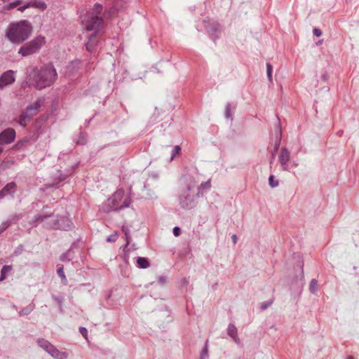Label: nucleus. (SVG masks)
Here are the masks:
<instances>
[{
    "instance_id": "72a5a7b5",
    "label": "nucleus",
    "mask_w": 359,
    "mask_h": 359,
    "mask_svg": "<svg viewBox=\"0 0 359 359\" xmlns=\"http://www.w3.org/2000/svg\"><path fill=\"white\" fill-rule=\"evenodd\" d=\"M313 32V34L318 37H319L322 35V32L318 28H314Z\"/></svg>"
},
{
    "instance_id": "c756f323",
    "label": "nucleus",
    "mask_w": 359,
    "mask_h": 359,
    "mask_svg": "<svg viewBox=\"0 0 359 359\" xmlns=\"http://www.w3.org/2000/svg\"><path fill=\"white\" fill-rule=\"evenodd\" d=\"M212 29H213V32H220L221 31V27H220L219 24H218L217 22H214L212 23Z\"/></svg>"
},
{
    "instance_id": "9d476101",
    "label": "nucleus",
    "mask_w": 359,
    "mask_h": 359,
    "mask_svg": "<svg viewBox=\"0 0 359 359\" xmlns=\"http://www.w3.org/2000/svg\"><path fill=\"white\" fill-rule=\"evenodd\" d=\"M15 137V131L13 128H8L0 133V144L11 143Z\"/></svg>"
},
{
    "instance_id": "bb28decb",
    "label": "nucleus",
    "mask_w": 359,
    "mask_h": 359,
    "mask_svg": "<svg viewBox=\"0 0 359 359\" xmlns=\"http://www.w3.org/2000/svg\"><path fill=\"white\" fill-rule=\"evenodd\" d=\"M180 151H181V147L178 145L175 146L172 150L171 160H173L176 155L180 154Z\"/></svg>"
},
{
    "instance_id": "1a4fd4ad",
    "label": "nucleus",
    "mask_w": 359,
    "mask_h": 359,
    "mask_svg": "<svg viewBox=\"0 0 359 359\" xmlns=\"http://www.w3.org/2000/svg\"><path fill=\"white\" fill-rule=\"evenodd\" d=\"M290 161V152L286 148H282L278 156V162L280 163L282 170L284 171L289 170V162Z\"/></svg>"
},
{
    "instance_id": "f257e3e1",
    "label": "nucleus",
    "mask_w": 359,
    "mask_h": 359,
    "mask_svg": "<svg viewBox=\"0 0 359 359\" xmlns=\"http://www.w3.org/2000/svg\"><path fill=\"white\" fill-rule=\"evenodd\" d=\"M103 7L101 4H96L91 11L81 18V22L88 32H93L88 36V41L86 43V50L93 52L95 50L101 36L100 32L103 27L104 20L102 17Z\"/></svg>"
},
{
    "instance_id": "2f4dec72",
    "label": "nucleus",
    "mask_w": 359,
    "mask_h": 359,
    "mask_svg": "<svg viewBox=\"0 0 359 359\" xmlns=\"http://www.w3.org/2000/svg\"><path fill=\"white\" fill-rule=\"evenodd\" d=\"M225 114H226V118H230L231 117V106L229 104H228L226 106V109H225Z\"/></svg>"
},
{
    "instance_id": "f8f14e48",
    "label": "nucleus",
    "mask_w": 359,
    "mask_h": 359,
    "mask_svg": "<svg viewBox=\"0 0 359 359\" xmlns=\"http://www.w3.org/2000/svg\"><path fill=\"white\" fill-rule=\"evenodd\" d=\"M29 8H36L43 11L46 8V5L43 1H31L22 6H19L18 10L20 12H23L25 9Z\"/></svg>"
},
{
    "instance_id": "aec40b11",
    "label": "nucleus",
    "mask_w": 359,
    "mask_h": 359,
    "mask_svg": "<svg viewBox=\"0 0 359 359\" xmlns=\"http://www.w3.org/2000/svg\"><path fill=\"white\" fill-rule=\"evenodd\" d=\"M34 307L35 305L33 303L29 304L19 311L20 316H26L29 314L34 310Z\"/></svg>"
},
{
    "instance_id": "ea45409f",
    "label": "nucleus",
    "mask_w": 359,
    "mask_h": 359,
    "mask_svg": "<svg viewBox=\"0 0 359 359\" xmlns=\"http://www.w3.org/2000/svg\"><path fill=\"white\" fill-rule=\"evenodd\" d=\"M321 43H322V42H321V41H318V43L317 44L319 45V44H321Z\"/></svg>"
},
{
    "instance_id": "cd10ccee",
    "label": "nucleus",
    "mask_w": 359,
    "mask_h": 359,
    "mask_svg": "<svg viewBox=\"0 0 359 359\" xmlns=\"http://www.w3.org/2000/svg\"><path fill=\"white\" fill-rule=\"evenodd\" d=\"M118 237V234L117 232H114L113 234L110 235L107 237V242H115Z\"/></svg>"
},
{
    "instance_id": "20e7f679",
    "label": "nucleus",
    "mask_w": 359,
    "mask_h": 359,
    "mask_svg": "<svg viewBox=\"0 0 359 359\" xmlns=\"http://www.w3.org/2000/svg\"><path fill=\"white\" fill-rule=\"evenodd\" d=\"M130 204V198L128 196L125 197L124 190L120 189L102 204V210L104 212H109L128 207Z\"/></svg>"
},
{
    "instance_id": "7ed1b4c3",
    "label": "nucleus",
    "mask_w": 359,
    "mask_h": 359,
    "mask_svg": "<svg viewBox=\"0 0 359 359\" xmlns=\"http://www.w3.org/2000/svg\"><path fill=\"white\" fill-rule=\"evenodd\" d=\"M29 76L33 78L36 88L43 89L50 86L56 81L57 74L53 65L49 63L40 68H34Z\"/></svg>"
},
{
    "instance_id": "6ab92c4d",
    "label": "nucleus",
    "mask_w": 359,
    "mask_h": 359,
    "mask_svg": "<svg viewBox=\"0 0 359 359\" xmlns=\"http://www.w3.org/2000/svg\"><path fill=\"white\" fill-rule=\"evenodd\" d=\"M12 266L9 265H5L3 266L1 271L0 281L6 279L7 275L11 271Z\"/></svg>"
},
{
    "instance_id": "b1692460",
    "label": "nucleus",
    "mask_w": 359,
    "mask_h": 359,
    "mask_svg": "<svg viewBox=\"0 0 359 359\" xmlns=\"http://www.w3.org/2000/svg\"><path fill=\"white\" fill-rule=\"evenodd\" d=\"M269 185L272 187V188H274V187H276L278 186L279 184V182L278 180H275L274 179V176L273 175H270L269 176Z\"/></svg>"
},
{
    "instance_id": "412c9836",
    "label": "nucleus",
    "mask_w": 359,
    "mask_h": 359,
    "mask_svg": "<svg viewBox=\"0 0 359 359\" xmlns=\"http://www.w3.org/2000/svg\"><path fill=\"white\" fill-rule=\"evenodd\" d=\"M21 4H22V1L21 0H16L15 1H14L13 3H11L8 6H4L3 8L2 12L8 11H10L11 9H13V8L18 7V6H20Z\"/></svg>"
},
{
    "instance_id": "c9c22d12",
    "label": "nucleus",
    "mask_w": 359,
    "mask_h": 359,
    "mask_svg": "<svg viewBox=\"0 0 359 359\" xmlns=\"http://www.w3.org/2000/svg\"><path fill=\"white\" fill-rule=\"evenodd\" d=\"M271 304V302L270 303H267V302H264L261 305V309L262 310H264L266 309L269 305Z\"/></svg>"
},
{
    "instance_id": "f03ea898",
    "label": "nucleus",
    "mask_w": 359,
    "mask_h": 359,
    "mask_svg": "<svg viewBox=\"0 0 359 359\" xmlns=\"http://www.w3.org/2000/svg\"><path fill=\"white\" fill-rule=\"evenodd\" d=\"M33 32L32 24L26 20L11 23L6 31V38L14 44L27 40Z\"/></svg>"
},
{
    "instance_id": "473e14b6",
    "label": "nucleus",
    "mask_w": 359,
    "mask_h": 359,
    "mask_svg": "<svg viewBox=\"0 0 359 359\" xmlns=\"http://www.w3.org/2000/svg\"><path fill=\"white\" fill-rule=\"evenodd\" d=\"M80 333L86 339L88 335V331L85 327L79 328Z\"/></svg>"
},
{
    "instance_id": "7c9ffc66",
    "label": "nucleus",
    "mask_w": 359,
    "mask_h": 359,
    "mask_svg": "<svg viewBox=\"0 0 359 359\" xmlns=\"http://www.w3.org/2000/svg\"><path fill=\"white\" fill-rule=\"evenodd\" d=\"M208 355V341L205 343V346L203 348L202 353H201V358L203 359L204 357Z\"/></svg>"
},
{
    "instance_id": "423d86ee",
    "label": "nucleus",
    "mask_w": 359,
    "mask_h": 359,
    "mask_svg": "<svg viewBox=\"0 0 359 359\" xmlns=\"http://www.w3.org/2000/svg\"><path fill=\"white\" fill-rule=\"evenodd\" d=\"M196 183V182L194 177H189L187 188L183 191L180 198V204L182 208H191L193 207L194 195L191 191L194 188Z\"/></svg>"
},
{
    "instance_id": "f704fd0d",
    "label": "nucleus",
    "mask_w": 359,
    "mask_h": 359,
    "mask_svg": "<svg viewBox=\"0 0 359 359\" xmlns=\"http://www.w3.org/2000/svg\"><path fill=\"white\" fill-rule=\"evenodd\" d=\"M180 232H181V229L180 228L177 227V226H175L174 229H173V234L175 236H179L180 234Z\"/></svg>"
},
{
    "instance_id": "9b49d317",
    "label": "nucleus",
    "mask_w": 359,
    "mask_h": 359,
    "mask_svg": "<svg viewBox=\"0 0 359 359\" xmlns=\"http://www.w3.org/2000/svg\"><path fill=\"white\" fill-rule=\"evenodd\" d=\"M72 226V222L71 220L66 217H62L59 219H57L53 224L51 226L52 228L55 229H62V230H69L71 229Z\"/></svg>"
},
{
    "instance_id": "58836bf2",
    "label": "nucleus",
    "mask_w": 359,
    "mask_h": 359,
    "mask_svg": "<svg viewBox=\"0 0 359 359\" xmlns=\"http://www.w3.org/2000/svg\"><path fill=\"white\" fill-rule=\"evenodd\" d=\"M346 359H354L352 355H348Z\"/></svg>"
},
{
    "instance_id": "dca6fc26",
    "label": "nucleus",
    "mask_w": 359,
    "mask_h": 359,
    "mask_svg": "<svg viewBox=\"0 0 359 359\" xmlns=\"http://www.w3.org/2000/svg\"><path fill=\"white\" fill-rule=\"evenodd\" d=\"M211 188V180H208V181L205 182H202L198 187V193L197 196H203L204 192L207 190H209Z\"/></svg>"
},
{
    "instance_id": "2eb2a0df",
    "label": "nucleus",
    "mask_w": 359,
    "mask_h": 359,
    "mask_svg": "<svg viewBox=\"0 0 359 359\" xmlns=\"http://www.w3.org/2000/svg\"><path fill=\"white\" fill-rule=\"evenodd\" d=\"M48 353L56 359H65L67 358V354L65 352L60 351L53 345L49 349Z\"/></svg>"
},
{
    "instance_id": "a211bd4d",
    "label": "nucleus",
    "mask_w": 359,
    "mask_h": 359,
    "mask_svg": "<svg viewBox=\"0 0 359 359\" xmlns=\"http://www.w3.org/2000/svg\"><path fill=\"white\" fill-rule=\"evenodd\" d=\"M137 266L140 269H147L149 266V262L145 257H138L137 259Z\"/></svg>"
},
{
    "instance_id": "e433bc0d",
    "label": "nucleus",
    "mask_w": 359,
    "mask_h": 359,
    "mask_svg": "<svg viewBox=\"0 0 359 359\" xmlns=\"http://www.w3.org/2000/svg\"><path fill=\"white\" fill-rule=\"evenodd\" d=\"M231 238H232L233 243L234 244H236V243H237V240H238V238H237L236 235H235V234H234V235H233V236H231Z\"/></svg>"
},
{
    "instance_id": "a878e982",
    "label": "nucleus",
    "mask_w": 359,
    "mask_h": 359,
    "mask_svg": "<svg viewBox=\"0 0 359 359\" xmlns=\"http://www.w3.org/2000/svg\"><path fill=\"white\" fill-rule=\"evenodd\" d=\"M266 67H267V76L269 78V80L270 81H272V70H273L272 65L269 63H267Z\"/></svg>"
},
{
    "instance_id": "5701e85b",
    "label": "nucleus",
    "mask_w": 359,
    "mask_h": 359,
    "mask_svg": "<svg viewBox=\"0 0 359 359\" xmlns=\"http://www.w3.org/2000/svg\"><path fill=\"white\" fill-rule=\"evenodd\" d=\"M309 290L312 293H315L318 290V281L316 279L311 280L309 285Z\"/></svg>"
},
{
    "instance_id": "39448f33",
    "label": "nucleus",
    "mask_w": 359,
    "mask_h": 359,
    "mask_svg": "<svg viewBox=\"0 0 359 359\" xmlns=\"http://www.w3.org/2000/svg\"><path fill=\"white\" fill-rule=\"evenodd\" d=\"M45 43L46 38L41 35L37 36L32 41L22 45L18 50V54L22 57H27L37 53Z\"/></svg>"
},
{
    "instance_id": "4be33fe9",
    "label": "nucleus",
    "mask_w": 359,
    "mask_h": 359,
    "mask_svg": "<svg viewBox=\"0 0 359 359\" xmlns=\"http://www.w3.org/2000/svg\"><path fill=\"white\" fill-rule=\"evenodd\" d=\"M121 231L124 234L125 240L126 242V246L129 245L130 242V229L127 226H122Z\"/></svg>"
},
{
    "instance_id": "f3484780",
    "label": "nucleus",
    "mask_w": 359,
    "mask_h": 359,
    "mask_svg": "<svg viewBox=\"0 0 359 359\" xmlns=\"http://www.w3.org/2000/svg\"><path fill=\"white\" fill-rule=\"evenodd\" d=\"M37 344L40 347H41L47 352L49 351L50 348H51V346H53V344H51L48 341L44 339H39L37 340Z\"/></svg>"
},
{
    "instance_id": "6e6552de",
    "label": "nucleus",
    "mask_w": 359,
    "mask_h": 359,
    "mask_svg": "<svg viewBox=\"0 0 359 359\" xmlns=\"http://www.w3.org/2000/svg\"><path fill=\"white\" fill-rule=\"evenodd\" d=\"M15 72L8 70L0 76V90H3L8 86L12 85L15 81Z\"/></svg>"
},
{
    "instance_id": "c85d7f7f",
    "label": "nucleus",
    "mask_w": 359,
    "mask_h": 359,
    "mask_svg": "<svg viewBox=\"0 0 359 359\" xmlns=\"http://www.w3.org/2000/svg\"><path fill=\"white\" fill-rule=\"evenodd\" d=\"M48 216L47 215H38L35 217V221L37 222H43L45 219H46Z\"/></svg>"
},
{
    "instance_id": "4c0bfd02",
    "label": "nucleus",
    "mask_w": 359,
    "mask_h": 359,
    "mask_svg": "<svg viewBox=\"0 0 359 359\" xmlns=\"http://www.w3.org/2000/svg\"><path fill=\"white\" fill-rule=\"evenodd\" d=\"M66 256H67V255H66V254L62 255L61 256V259H62V261H65Z\"/></svg>"
},
{
    "instance_id": "393cba45",
    "label": "nucleus",
    "mask_w": 359,
    "mask_h": 359,
    "mask_svg": "<svg viewBox=\"0 0 359 359\" xmlns=\"http://www.w3.org/2000/svg\"><path fill=\"white\" fill-rule=\"evenodd\" d=\"M57 273L61 278L62 280H63V281H66L67 280V278H66V276L65 275L62 266H60V267L57 268Z\"/></svg>"
},
{
    "instance_id": "0eeeda50",
    "label": "nucleus",
    "mask_w": 359,
    "mask_h": 359,
    "mask_svg": "<svg viewBox=\"0 0 359 359\" xmlns=\"http://www.w3.org/2000/svg\"><path fill=\"white\" fill-rule=\"evenodd\" d=\"M41 107V103L39 100H37L33 104L27 107L25 111L22 112L20 115L18 123L22 126H25L27 124V121H28L31 117L36 115L39 108Z\"/></svg>"
},
{
    "instance_id": "4468645a",
    "label": "nucleus",
    "mask_w": 359,
    "mask_h": 359,
    "mask_svg": "<svg viewBox=\"0 0 359 359\" xmlns=\"http://www.w3.org/2000/svg\"><path fill=\"white\" fill-rule=\"evenodd\" d=\"M227 333L230 337L237 344H240V339L238 337L237 328L233 324H229L227 328Z\"/></svg>"
},
{
    "instance_id": "ddd939ff",
    "label": "nucleus",
    "mask_w": 359,
    "mask_h": 359,
    "mask_svg": "<svg viewBox=\"0 0 359 359\" xmlns=\"http://www.w3.org/2000/svg\"><path fill=\"white\" fill-rule=\"evenodd\" d=\"M16 189V184L14 182L7 184L4 188L0 191V199L3 198L6 195L15 193Z\"/></svg>"
}]
</instances>
